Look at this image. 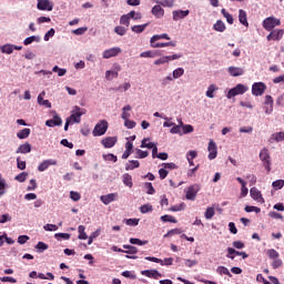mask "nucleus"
<instances>
[{
    "label": "nucleus",
    "mask_w": 284,
    "mask_h": 284,
    "mask_svg": "<svg viewBox=\"0 0 284 284\" xmlns=\"http://www.w3.org/2000/svg\"><path fill=\"white\" fill-rule=\"evenodd\" d=\"M85 109H81V106H74L71 115L67 118V121L71 124L74 125V123H81V116L85 114Z\"/></svg>",
    "instance_id": "nucleus-1"
},
{
    "label": "nucleus",
    "mask_w": 284,
    "mask_h": 284,
    "mask_svg": "<svg viewBox=\"0 0 284 284\" xmlns=\"http://www.w3.org/2000/svg\"><path fill=\"white\" fill-rule=\"evenodd\" d=\"M260 160L263 163V168L264 170H266V172H272V159L270 156V150H267V148H263L260 151Z\"/></svg>",
    "instance_id": "nucleus-2"
},
{
    "label": "nucleus",
    "mask_w": 284,
    "mask_h": 284,
    "mask_svg": "<svg viewBox=\"0 0 284 284\" xmlns=\"http://www.w3.org/2000/svg\"><path fill=\"white\" fill-rule=\"evenodd\" d=\"M250 90V87L245 85V84H236L234 88H232L231 90H229L227 94H226V99H234V97H239V95H243L245 94V92H247Z\"/></svg>",
    "instance_id": "nucleus-3"
},
{
    "label": "nucleus",
    "mask_w": 284,
    "mask_h": 284,
    "mask_svg": "<svg viewBox=\"0 0 284 284\" xmlns=\"http://www.w3.org/2000/svg\"><path fill=\"white\" fill-rule=\"evenodd\" d=\"M262 26L267 32H272L277 26H281V19L275 17H268L263 20Z\"/></svg>",
    "instance_id": "nucleus-4"
},
{
    "label": "nucleus",
    "mask_w": 284,
    "mask_h": 284,
    "mask_svg": "<svg viewBox=\"0 0 284 284\" xmlns=\"http://www.w3.org/2000/svg\"><path fill=\"white\" fill-rule=\"evenodd\" d=\"M108 128L109 124L105 120L99 121L92 131L93 136H103L108 132Z\"/></svg>",
    "instance_id": "nucleus-5"
},
{
    "label": "nucleus",
    "mask_w": 284,
    "mask_h": 284,
    "mask_svg": "<svg viewBox=\"0 0 284 284\" xmlns=\"http://www.w3.org/2000/svg\"><path fill=\"white\" fill-rule=\"evenodd\" d=\"M123 50L120 47H112L110 49H105L102 52V59H113L114 57H119Z\"/></svg>",
    "instance_id": "nucleus-6"
},
{
    "label": "nucleus",
    "mask_w": 284,
    "mask_h": 284,
    "mask_svg": "<svg viewBox=\"0 0 284 284\" xmlns=\"http://www.w3.org/2000/svg\"><path fill=\"white\" fill-rule=\"evenodd\" d=\"M265 90H267V85L263 82H255L252 85L253 97H263V94H265Z\"/></svg>",
    "instance_id": "nucleus-7"
},
{
    "label": "nucleus",
    "mask_w": 284,
    "mask_h": 284,
    "mask_svg": "<svg viewBox=\"0 0 284 284\" xmlns=\"http://www.w3.org/2000/svg\"><path fill=\"white\" fill-rule=\"evenodd\" d=\"M207 152H209V155H207L209 161H214V159L219 156V146H216V142H214V140L209 141Z\"/></svg>",
    "instance_id": "nucleus-8"
},
{
    "label": "nucleus",
    "mask_w": 284,
    "mask_h": 284,
    "mask_svg": "<svg viewBox=\"0 0 284 284\" xmlns=\"http://www.w3.org/2000/svg\"><path fill=\"white\" fill-rule=\"evenodd\" d=\"M201 191L200 184H193L186 190V199L187 201H194L196 199V194Z\"/></svg>",
    "instance_id": "nucleus-9"
},
{
    "label": "nucleus",
    "mask_w": 284,
    "mask_h": 284,
    "mask_svg": "<svg viewBox=\"0 0 284 284\" xmlns=\"http://www.w3.org/2000/svg\"><path fill=\"white\" fill-rule=\"evenodd\" d=\"M45 125L47 128H61V125H63V120L57 112H53V119L47 120Z\"/></svg>",
    "instance_id": "nucleus-10"
},
{
    "label": "nucleus",
    "mask_w": 284,
    "mask_h": 284,
    "mask_svg": "<svg viewBox=\"0 0 284 284\" xmlns=\"http://www.w3.org/2000/svg\"><path fill=\"white\" fill-rule=\"evenodd\" d=\"M38 10L47 11V12H52L54 8V3L50 0H38L37 4Z\"/></svg>",
    "instance_id": "nucleus-11"
},
{
    "label": "nucleus",
    "mask_w": 284,
    "mask_h": 284,
    "mask_svg": "<svg viewBox=\"0 0 284 284\" xmlns=\"http://www.w3.org/2000/svg\"><path fill=\"white\" fill-rule=\"evenodd\" d=\"M284 30L283 29H275L270 32L266 37L267 41H281L283 39Z\"/></svg>",
    "instance_id": "nucleus-12"
},
{
    "label": "nucleus",
    "mask_w": 284,
    "mask_h": 284,
    "mask_svg": "<svg viewBox=\"0 0 284 284\" xmlns=\"http://www.w3.org/2000/svg\"><path fill=\"white\" fill-rule=\"evenodd\" d=\"M250 194L253 201H256L257 203H261V204L265 203V199H263V194L255 186L251 187Z\"/></svg>",
    "instance_id": "nucleus-13"
},
{
    "label": "nucleus",
    "mask_w": 284,
    "mask_h": 284,
    "mask_svg": "<svg viewBox=\"0 0 284 284\" xmlns=\"http://www.w3.org/2000/svg\"><path fill=\"white\" fill-rule=\"evenodd\" d=\"M119 199V193H109L100 196V201L103 205H110V203H114Z\"/></svg>",
    "instance_id": "nucleus-14"
},
{
    "label": "nucleus",
    "mask_w": 284,
    "mask_h": 284,
    "mask_svg": "<svg viewBox=\"0 0 284 284\" xmlns=\"http://www.w3.org/2000/svg\"><path fill=\"white\" fill-rule=\"evenodd\" d=\"M236 256H242V258H247L248 255L245 252H239L235 248L229 247L226 258H231V261H234Z\"/></svg>",
    "instance_id": "nucleus-15"
},
{
    "label": "nucleus",
    "mask_w": 284,
    "mask_h": 284,
    "mask_svg": "<svg viewBox=\"0 0 284 284\" xmlns=\"http://www.w3.org/2000/svg\"><path fill=\"white\" fill-rule=\"evenodd\" d=\"M227 72L230 74V77H243V74H245V69L243 67H229L227 68Z\"/></svg>",
    "instance_id": "nucleus-16"
},
{
    "label": "nucleus",
    "mask_w": 284,
    "mask_h": 284,
    "mask_svg": "<svg viewBox=\"0 0 284 284\" xmlns=\"http://www.w3.org/2000/svg\"><path fill=\"white\" fill-rule=\"evenodd\" d=\"M114 70H106L105 71V79H106V81H112L113 79H118L119 78V72H121V65L116 64L114 67Z\"/></svg>",
    "instance_id": "nucleus-17"
},
{
    "label": "nucleus",
    "mask_w": 284,
    "mask_h": 284,
    "mask_svg": "<svg viewBox=\"0 0 284 284\" xmlns=\"http://www.w3.org/2000/svg\"><path fill=\"white\" fill-rule=\"evenodd\" d=\"M50 165H57V160H54V159H49V160L42 161V162L38 165V172H45V170H48V168H50Z\"/></svg>",
    "instance_id": "nucleus-18"
},
{
    "label": "nucleus",
    "mask_w": 284,
    "mask_h": 284,
    "mask_svg": "<svg viewBox=\"0 0 284 284\" xmlns=\"http://www.w3.org/2000/svg\"><path fill=\"white\" fill-rule=\"evenodd\" d=\"M142 276H146L148 278H155L159 280L163 275L158 270H145L141 271Z\"/></svg>",
    "instance_id": "nucleus-19"
},
{
    "label": "nucleus",
    "mask_w": 284,
    "mask_h": 284,
    "mask_svg": "<svg viewBox=\"0 0 284 284\" xmlns=\"http://www.w3.org/2000/svg\"><path fill=\"white\" fill-rule=\"evenodd\" d=\"M116 141H118L116 136H108L102 139L101 144L103 145V148L110 149L116 145Z\"/></svg>",
    "instance_id": "nucleus-20"
},
{
    "label": "nucleus",
    "mask_w": 284,
    "mask_h": 284,
    "mask_svg": "<svg viewBox=\"0 0 284 284\" xmlns=\"http://www.w3.org/2000/svg\"><path fill=\"white\" fill-rule=\"evenodd\" d=\"M236 181L241 184V193L240 196L241 199H245L247 194L250 193V190L247 189V182L243 180L242 178H236Z\"/></svg>",
    "instance_id": "nucleus-21"
},
{
    "label": "nucleus",
    "mask_w": 284,
    "mask_h": 284,
    "mask_svg": "<svg viewBox=\"0 0 284 284\" xmlns=\"http://www.w3.org/2000/svg\"><path fill=\"white\" fill-rule=\"evenodd\" d=\"M172 14L173 21H181V19H185L190 14V10H174Z\"/></svg>",
    "instance_id": "nucleus-22"
},
{
    "label": "nucleus",
    "mask_w": 284,
    "mask_h": 284,
    "mask_svg": "<svg viewBox=\"0 0 284 284\" xmlns=\"http://www.w3.org/2000/svg\"><path fill=\"white\" fill-rule=\"evenodd\" d=\"M151 13L156 19H162V17H164V14H165V10L163 8H161V4H156L152 8Z\"/></svg>",
    "instance_id": "nucleus-23"
},
{
    "label": "nucleus",
    "mask_w": 284,
    "mask_h": 284,
    "mask_svg": "<svg viewBox=\"0 0 284 284\" xmlns=\"http://www.w3.org/2000/svg\"><path fill=\"white\" fill-rule=\"evenodd\" d=\"M30 152H32V145L28 142L21 144L16 151L17 154H30Z\"/></svg>",
    "instance_id": "nucleus-24"
},
{
    "label": "nucleus",
    "mask_w": 284,
    "mask_h": 284,
    "mask_svg": "<svg viewBox=\"0 0 284 284\" xmlns=\"http://www.w3.org/2000/svg\"><path fill=\"white\" fill-rule=\"evenodd\" d=\"M216 92H219V87L216 84H210L206 89L205 97H207V99H214Z\"/></svg>",
    "instance_id": "nucleus-25"
},
{
    "label": "nucleus",
    "mask_w": 284,
    "mask_h": 284,
    "mask_svg": "<svg viewBox=\"0 0 284 284\" xmlns=\"http://www.w3.org/2000/svg\"><path fill=\"white\" fill-rule=\"evenodd\" d=\"M239 21L245 28H250V22H247V12L243 9L239 10Z\"/></svg>",
    "instance_id": "nucleus-26"
},
{
    "label": "nucleus",
    "mask_w": 284,
    "mask_h": 284,
    "mask_svg": "<svg viewBox=\"0 0 284 284\" xmlns=\"http://www.w3.org/2000/svg\"><path fill=\"white\" fill-rule=\"evenodd\" d=\"M271 143H281L284 141V132H276L271 135L268 139Z\"/></svg>",
    "instance_id": "nucleus-27"
},
{
    "label": "nucleus",
    "mask_w": 284,
    "mask_h": 284,
    "mask_svg": "<svg viewBox=\"0 0 284 284\" xmlns=\"http://www.w3.org/2000/svg\"><path fill=\"white\" fill-rule=\"evenodd\" d=\"M170 45L172 48H176V42L170 41V42H153V43H151V48H169Z\"/></svg>",
    "instance_id": "nucleus-28"
},
{
    "label": "nucleus",
    "mask_w": 284,
    "mask_h": 284,
    "mask_svg": "<svg viewBox=\"0 0 284 284\" xmlns=\"http://www.w3.org/2000/svg\"><path fill=\"white\" fill-rule=\"evenodd\" d=\"M182 126H183V120H179V124H174L171 130H170V133L171 134H179L180 136H183V133H182Z\"/></svg>",
    "instance_id": "nucleus-29"
},
{
    "label": "nucleus",
    "mask_w": 284,
    "mask_h": 284,
    "mask_svg": "<svg viewBox=\"0 0 284 284\" xmlns=\"http://www.w3.org/2000/svg\"><path fill=\"white\" fill-rule=\"evenodd\" d=\"M130 112H132V106L130 104L124 105L122 108L121 119H123V121H128V119H130V116H132V114H130Z\"/></svg>",
    "instance_id": "nucleus-30"
},
{
    "label": "nucleus",
    "mask_w": 284,
    "mask_h": 284,
    "mask_svg": "<svg viewBox=\"0 0 284 284\" xmlns=\"http://www.w3.org/2000/svg\"><path fill=\"white\" fill-rule=\"evenodd\" d=\"M0 51L2 52V54H12V52H14V44L7 43L0 45Z\"/></svg>",
    "instance_id": "nucleus-31"
},
{
    "label": "nucleus",
    "mask_w": 284,
    "mask_h": 284,
    "mask_svg": "<svg viewBox=\"0 0 284 284\" xmlns=\"http://www.w3.org/2000/svg\"><path fill=\"white\" fill-rule=\"evenodd\" d=\"M141 163L139 162V160H130L126 164H125V170L126 172H130V170H136V168H140Z\"/></svg>",
    "instance_id": "nucleus-32"
},
{
    "label": "nucleus",
    "mask_w": 284,
    "mask_h": 284,
    "mask_svg": "<svg viewBox=\"0 0 284 284\" xmlns=\"http://www.w3.org/2000/svg\"><path fill=\"white\" fill-rule=\"evenodd\" d=\"M41 41V37L39 36H31L23 40L24 45H30L32 43H39Z\"/></svg>",
    "instance_id": "nucleus-33"
},
{
    "label": "nucleus",
    "mask_w": 284,
    "mask_h": 284,
    "mask_svg": "<svg viewBox=\"0 0 284 284\" xmlns=\"http://www.w3.org/2000/svg\"><path fill=\"white\" fill-rule=\"evenodd\" d=\"M122 183L126 186V187H132V185H134V183L132 182V175H130L129 173H124L122 175Z\"/></svg>",
    "instance_id": "nucleus-34"
},
{
    "label": "nucleus",
    "mask_w": 284,
    "mask_h": 284,
    "mask_svg": "<svg viewBox=\"0 0 284 284\" xmlns=\"http://www.w3.org/2000/svg\"><path fill=\"white\" fill-rule=\"evenodd\" d=\"M161 39L170 41V36L168 33L155 34L150 39V43H156V41H161Z\"/></svg>",
    "instance_id": "nucleus-35"
},
{
    "label": "nucleus",
    "mask_w": 284,
    "mask_h": 284,
    "mask_svg": "<svg viewBox=\"0 0 284 284\" xmlns=\"http://www.w3.org/2000/svg\"><path fill=\"white\" fill-rule=\"evenodd\" d=\"M150 23L144 24H136L131 28L132 32H135V34H141V32H145V28H148Z\"/></svg>",
    "instance_id": "nucleus-36"
},
{
    "label": "nucleus",
    "mask_w": 284,
    "mask_h": 284,
    "mask_svg": "<svg viewBox=\"0 0 284 284\" xmlns=\"http://www.w3.org/2000/svg\"><path fill=\"white\" fill-rule=\"evenodd\" d=\"M225 22L222 20H217L216 23L213 24V30H215V32H225Z\"/></svg>",
    "instance_id": "nucleus-37"
},
{
    "label": "nucleus",
    "mask_w": 284,
    "mask_h": 284,
    "mask_svg": "<svg viewBox=\"0 0 284 284\" xmlns=\"http://www.w3.org/2000/svg\"><path fill=\"white\" fill-rule=\"evenodd\" d=\"M172 77L173 79L176 81V79H181V77H183V74H185V69L183 68H176L172 71Z\"/></svg>",
    "instance_id": "nucleus-38"
},
{
    "label": "nucleus",
    "mask_w": 284,
    "mask_h": 284,
    "mask_svg": "<svg viewBox=\"0 0 284 284\" xmlns=\"http://www.w3.org/2000/svg\"><path fill=\"white\" fill-rule=\"evenodd\" d=\"M154 3H159V6H162L163 8L174 7V0H154Z\"/></svg>",
    "instance_id": "nucleus-39"
},
{
    "label": "nucleus",
    "mask_w": 284,
    "mask_h": 284,
    "mask_svg": "<svg viewBox=\"0 0 284 284\" xmlns=\"http://www.w3.org/2000/svg\"><path fill=\"white\" fill-rule=\"evenodd\" d=\"M78 232H79L78 239L80 241H87L88 233H85V227L83 225L78 226Z\"/></svg>",
    "instance_id": "nucleus-40"
},
{
    "label": "nucleus",
    "mask_w": 284,
    "mask_h": 284,
    "mask_svg": "<svg viewBox=\"0 0 284 284\" xmlns=\"http://www.w3.org/2000/svg\"><path fill=\"white\" fill-rule=\"evenodd\" d=\"M216 272L220 276H230V278H232V273H230V270L225 266H217Z\"/></svg>",
    "instance_id": "nucleus-41"
},
{
    "label": "nucleus",
    "mask_w": 284,
    "mask_h": 284,
    "mask_svg": "<svg viewBox=\"0 0 284 284\" xmlns=\"http://www.w3.org/2000/svg\"><path fill=\"white\" fill-rule=\"evenodd\" d=\"M123 248L126 250L124 251V254H138L139 252V248H136V246L129 245V244H124Z\"/></svg>",
    "instance_id": "nucleus-42"
},
{
    "label": "nucleus",
    "mask_w": 284,
    "mask_h": 284,
    "mask_svg": "<svg viewBox=\"0 0 284 284\" xmlns=\"http://www.w3.org/2000/svg\"><path fill=\"white\" fill-rule=\"evenodd\" d=\"M221 13L223 14L224 19H226V21L230 26H232L234 23V17L230 12H227V10L222 9Z\"/></svg>",
    "instance_id": "nucleus-43"
},
{
    "label": "nucleus",
    "mask_w": 284,
    "mask_h": 284,
    "mask_svg": "<svg viewBox=\"0 0 284 284\" xmlns=\"http://www.w3.org/2000/svg\"><path fill=\"white\" fill-rule=\"evenodd\" d=\"M215 214H216V212L214 211V207L209 206V207H206L204 216H205L206 221H210L211 219H214Z\"/></svg>",
    "instance_id": "nucleus-44"
},
{
    "label": "nucleus",
    "mask_w": 284,
    "mask_h": 284,
    "mask_svg": "<svg viewBox=\"0 0 284 284\" xmlns=\"http://www.w3.org/2000/svg\"><path fill=\"white\" fill-rule=\"evenodd\" d=\"M129 243H131V245H140V246H143V245H148V240H139L136 237H131L129 240Z\"/></svg>",
    "instance_id": "nucleus-45"
},
{
    "label": "nucleus",
    "mask_w": 284,
    "mask_h": 284,
    "mask_svg": "<svg viewBox=\"0 0 284 284\" xmlns=\"http://www.w3.org/2000/svg\"><path fill=\"white\" fill-rule=\"evenodd\" d=\"M51 72H57L58 77H65V74H68V69H61L59 65H54Z\"/></svg>",
    "instance_id": "nucleus-46"
},
{
    "label": "nucleus",
    "mask_w": 284,
    "mask_h": 284,
    "mask_svg": "<svg viewBox=\"0 0 284 284\" xmlns=\"http://www.w3.org/2000/svg\"><path fill=\"white\" fill-rule=\"evenodd\" d=\"M135 154H136L135 159H148V156H150V152L143 151L141 149H136Z\"/></svg>",
    "instance_id": "nucleus-47"
},
{
    "label": "nucleus",
    "mask_w": 284,
    "mask_h": 284,
    "mask_svg": "<svg viewBox=\"0 0 284 284\" xmlns=\"http://www.w3.org/2000/svg\"><path fill=\"white\" fill-rule=\"evenodd\" d=\"M172 81H175L174 80V77L172 75V73H169L166 77H164L162 80H161V85H170V83H172Z\"/></svg>",
    "instance_id": "nucleus-48"
},
{
    "label": "nucleus",
    "mask_w": 284,
    "mask_h": 284,
    "mask_svg": "<svg viewBox=\"0 0 284 284\" xmlns=\"http://www.w3.org/2000/svg\"><path fill=\"white\" fill-rule=\"evenodd\" d=\"M192 132H194V126H192L191 124H183L182 122V135L192 134Z\"/></svg>",
    "instance_id": "nucleus-49"
},
{
    "label": "nucleus",
    "mask_w": 284,
    "mask_h": 284,
    "mask_svg": "<svg viewBox=\"0 0 284 284\" xmlns=\"http://www.w3.org/2000/svg\"><path fill=\"white\" fill-rule=\"evenodd\" d=\"M120 24L125 26L126 28H130V16H129V13L121 16Z\"/></svg>",
    "instance_id": "nucleus-50"
},
{
    "label": "nucleus",
    "mask_w": 284,
    "mask_h": 284,
    "mask_svg": "<svg viewBox=\"0 0 284 284\" xmlns=\"http://www.w3.org/2000/svg\"><path fill=\"white\" fill-rule=\"evenodd\" d=\"M266 256H268V258H271V261H274L275 258H278L280 254L276 250L271 248L266 251Z\"/></svg>",
    "instance_id": "nucleus-51"
},
{
    "label": "nucleus",
    "mask_w": 284,
    "mask_h": 284,
    "mask_svg": "<svg viewBox=\"0 0 284 284\" xmlns=\"http://www.w3.org/2000/svg\"><path fill=\"white\" fill-rule=\"evenodd\" d=\"M70 233H55L54 234V239H57V241H70Z\"/></svg>",
    "instance_id": "nucleus-52"
},
{
    "label": "nucleus",
    "mask_w": 284,
    "mask_h": 284,
    "mask_svg": "<svg viewBox=\"0 0 284 284\" xmlns=\"http://www.w3.org/2000/svg\"><path fill=\"white\" fill-rule=\"evenodd\" d=\"M148 141H150V139H148V138L143 139L141 142V148H148V150H152V148H154V145H156V143L148 142Z\"/></svg>",
    "instance_id": "nucleus-53"
},
{
    "label": "nucleus",
    "mask_w": 284,
    "mask_h": 284,
    "mask_svg": "<svg viewBox=\"0 0 284 284\" xmlns=\"http://www.w3.org/2000/svg\"><path fill=\"white\" fill-rule=\"evenodd\" d=\"M114 32L115 34H119V37H125V34L128 33V29H125V27L118 26L114 28Z\"/></svg>",
    "instance_id": "nucleus-54"
},
{
    "label": "nucleus",
    "mask_w": 284,
    "mask_h": 284,
    "mask_svg": "<svg viewBox=\"0 0 284 284\" xmlns=\"http://www.w3.org/2000/svg\"><path fill=\"white\" fill-rule=\"evenodd\" d=\"M128 14L130 19H133V21H139L143 19V16L141 14V12L130 11Z\"/></svg>",
    "instance_id": "nucleus-55"
},
{
    "label": "nucleus",
    "mask_w": 284,
    "mask_h": 284,
    "mask_svg": "<svg viewBox=\"0 0 284 284\" xmlns=\"http://www.w3.org/2000/svg\"><path fill=\"white\" fill-rule=\"evenodd\" d=\"M18 139H28L30 136V129H22L17 133Z\"/></svg>",
    "instance_id": "nucleus-56"
},
{
    "label": "nucleus",
    "mask_w": 284,
    "mask_h": 284,
    "mask_svg": "<svg viewBox=\"0 0 284 284\" xmlns=\"http://www.w3.org/2000/svg\"><path fill=\"white\" fill-rule=\"evenodd\" d=\"M165 63H170L168 55L161 57L154 61V65H165Z\"/></svg>",
    "instance_id": "nucleus-57"
},
{
    "label": "nucleus",
    "mask_w": 284,
    "mask_h": 284,
    "mask_svg": "<svg viewBox=\"0 0 284 284\" xmlns=\"http://www.w3.org/2000/svg\"><path fill=\"white\" fill-rule=\"evenodd\" d=\"M44 232H58L59 226L57 224H45L43 226Z\"/></svg>",
    "instance_id": "nucleus-58"
},
{
    "label": "nucleus",
    "mask_w": 284,
    "mask_h": 284,
    "mask_svg": "<svg viewBox=\"0 0 284 284\" xmlns=\"http://www.w3.org/2000/svg\"><path fill=\"white\" fill-rule=\"evenodd\" d=\"M161 221L163 223H178V221L172 215H162Z\"/></svg>",
    "instance_id": "nucleus-59"
},
{
    "label": "nucleus",
    "mask_w": 284,
    "mask_h": 284,
    "mask_svg": "<svg viewBox=\"0 0 284 284\" xmlns=\"http://www.w3.org/2000/svg\"><path fill=\"white\" fill-rule=\"evenodd\" d=\"M102 158L104 159V161H112L113 163H116V161H119L116 155L112 153L103 154Z\"/></svg>",
    "instance_id": "nucleus-60"
},
{
    "label": "nucleus",
    "mask_w": 284,
    "mask_h": 284,
    "mask_svg": "<svg viewBox=\"0 0 284 284\" xmlns=\"http://www.w3.org/2000/svg\"><path fill=\"white\" fill-rule=\"evenodd\" d=\"M38 103L40 105H43L44 108H52V103H50V100H44L41 97H38Z\"/></svg>",
    "instance_id": "nucleus-61"
},
{
    "label": "nucleus",
    "mask_w": 284,
    "mask_h": 284,
    "mask_svg": "<svg viewBox=\"0 0 284 284\" xmlns=\"http://www.w3.org/2000/svg\"><path fill=\"white\" fill-rule=\"evenodd\" d=\"M274 190H283L284 187V180H276L272 183Z\"/></svg>",
    "instance_id": "nucleus-62"
},
{
    "label": "nucleus",
    "mask_w": 284,
    "mask_h": 284,
    "mask_svg": "<svg viewBox=\"0 0 284 284\" xmlns=\"http://www.w3.org/2000/svg\"><path fill=\"white\" fill-rule=\"evenodd\" d=\"M153 207L151 204H143L141 207H140V212L141 214H148V212H152Z\"/></svg>",
    "instance_id": "nucleus-63"
},
{
    "label": "nucleus",
    "mask_w": 284,
    "mask_h": 284,
    "mask_svg": "<svg viewBox=\"0 0 284 284\" xmlns=\"http://www.w3.org/2000/svg\"><path fill=\"white\" fill-rule=\"evenodd\" d=\"M144 187L146 189V194H155L156 190H154V186H152V182H146L144 184Z\"/></svg>",
    "instance_id": "nucleus-64"
}]
</instances>
